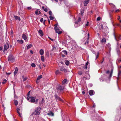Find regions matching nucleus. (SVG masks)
<instances>
[{
  "mask_svg": "<svg viewBox=\"0 0 121 121\" xmlns=\"http://www.w3.org/2000/svg\"><path fill=\"white\" fill-rule=\"evenodd\" d=\"M29 101L31 103L37 104L38 103V99H36V97L30 96V101Z\"/></svg>",
  "mask_w": 121,
  "mask_h": 121,
  "instance_id": "nucleus-1",
  "label": "nucleus"
},
{
  "mask_svg": "<svg viewBox=\"0 0 121 121\" xmlns=\"http://www.w3.org/2000/svg\"><path fill=\"white\" fill-rule=\"evenodd\" d=\"M41 108L40 107L36 108L35 109L34 112L33 113L36 115H39L41 112Z\"/></svg>",
  "mask_w": 121,
  "mask_h": 121,
  "instance_id": "nucleus-2",
  "label": "nucleus"
},
{
  "mask_svg": "<svg viewBox=\"0 0 121 121\" xmlns=\"http://www.w3.org/2000/svg\"><path fill=\"white\" fill-rule=\"evenodd\" d=\"M8 61L9 62H13L14 61L15 59L13 56L10 54L8 57Z\"/></svg>",
  "mask_w": 121,
  "mask_h": 121,
  "instance_id": "nucleus-3",
  "label": "nucleus"
},
{
  "mask_svg": "<svg viewBox=\"0 0 121 121\" xmlns=\"http://www.w3.org/2000/svg\"><path fill=\"white\" fill-rule=\"evenodd\" d=\"M64 88L63 86H60V85H58L56 87V89L58 91H62L64 89Z\"/></svg>",
  "mask_w": 121,
  "mask_h": 121,
  "instance_id": "nucleus-4",
  "label": "nucleus"
},
{
  "mask_svg": "<svg viewBox=\"0 0 121 121\" xmlns=\"http://www.w3.org/2000/svg\"><path fill=\"white\" fill-rule=\"evenodd\" d=\"M9 48V44L7 43L6 44L4 45L3 52H5L7 49Z\"/></svg>",
  "mask_w": 121,
  "mask_h": 121,
  "instance_id": "nucleus-5",
  "label": "nucleus"
},
{
  "mask_svg": "<svg viewBox=\"0 0 121 121\" xmlns=\"http://www.w3.org/2000/svg\"><path fill=\"white\" fill-rule=\"evenodd\" d=\"M54 28L56 33H58L59 34L61 33L62 32L59 30V28L56 27H55Z\"/></svg>",
  "mask_w": 121,
  "mask_h": 121,
  "instance_id": "nucleus-6",
  "label": "nucleus"
},
{
  "mask_svg": "<svg viewBox=\"0 0 121 121\" xmlns=\"http://www.w3.org/2000/svg\"><path fill=\"white\" fill-rule=\"evenodd\" d=\"M22 38L25 40V41H27L28 40H27L28 37L27 36H26L24 34H23L22 35Z\"/></svg>",
  "mask_w": 121,
  "mask_h": 121,
  "instance_id": "nucleus-7",
  "label": "nucleus"
},
{
  "mask_svg": "<svg viewBox=\"0 0 121 121\" xmlns=\"http://www.w3.org/2000/svg\"><path fill=\"white\" fill-rule=\"evenodd\" d=\"M55 97L56 101L57 100L62 101V99L57 95L56 94L55 95Z\"/></svg>",
  "mask_w": 121,
  "mask_h": 121,
  "instance_id": "nucleus-8",
  "label": "nucleus"
},
{
  "mask_svg": "<svg viewBox=\"0 0 121 121\" xmlns=\"http://www.w3.org/2000/svg\"><path fill=\"white\" fill-rule=\"evenodd\" d=\"M89 93L90 95L92 96L94 94L95 92L93 90H91L89 91Z\"/></svg>",
  "mask_w": 121,
  "mask_h": 121,
  "instance_id": "nucleus-9",
  "label": "nucleus"
},
{
  "mask_svg": "<svg viewBox=\"0 0 121 121\" xmlns=\"http://www.w3.org/2000/svg\"><path fill=\"white\" fill-rule=\"evenodd\" d=\"M90 0H87L84 1V6H87V4L88 3Z\"/></svg>",
  "mask_w": 121,
  "mask_h": 121,
  "instance_id": "nucleus-10",
  "label": "nucleus"
},
{
  "mask_svg": "<svg viewBox=\"0 0 121 121\" xmlns=\"http://www.w3.org/2000/svg\"><path fill=\"white\" fill-rule=\"evenodd\" d=\"M14 18L15 20H18L19 21L21 20V19L20 17L17 16H14Z\"/></svg>",
  "mask_w": 121,
  "mask_h": 121,
  "instance_id": "nucleus-11",
  "label": "nucleus"
},
{
  "mask_svg": "<svg viewBox=\"0 0 121 121\" xmlns=\"http://www.w3.org/2000/svg\"><path fill=\"white\" fill-rule=\"evenodd\" d=\"M30 91L27 94V99L28 101H30Z\"/></svg>",
  "mask_w": 121,
  "mask_h": 121,
  "instance_id": "nucleus-12",
  "label": "nucleus"
},
{
  "mask_svg": "<svg viewBox=\"0 0 121 121\" xmlns=\"http://www.w3.org/2000/svg\"><path fill=\"white\" fill-rule=\"evenodd\" d=\"M38 32L40 34V36H43V33L41 30H39L38 31Z\"/></svg>",
  "mask_w": 121,
  "mask_h": 121,
  "instance_id": "nucleus-13",
  "label": "nucleus"
},
{
  "mask_svg": "<svg viewBox=\"0 0 121 121\" xmlns=\"http://www.w3.org/2000/svg\"><path fill=\"white\" fill-rule=\"evenodd\" d=\"M41 13L40 11L37 10H36L35 12V14L37 15H39Z\"/></svg>",
  "mask_w": 121,
  "mask_h": 121,
  "instance_id": "nucleus-14",
  "label": "nucleus"
},
{
  "mask_svg": "<svg viewBox=\"0 0 121 121\" xmlns=\"http://www.w3.org/2000/svg\"><path fill=\"white\" fill-rule=\"evenodd\" d=\"M44 53V50L42 49H41L39 51V53L40 55H43Z\"/></svg>",
  "mask_w": 121,
  "mask_h": 121,
  "instance_id": "nucleus-15",
  "label": "nucleus"
},
{
  "mask_svg": "<svg viewBox=\"0 0 121 121\" xmlns=\"http://www.w3.org/2000/svg\"><path fill=\"white\" fill-rule=\"evenodd\" d=\"M18 71V69L17 67H16L15 68V70L14 71V73L15 75H16Z\"/></svg>",
  "mask_w": 121,
  "mask_h": 121,
  "instance_id": "nucleus-16",
  "label": "nucleus"
},
{
  "mask_svg": "<svg viewBox=\"0 0 121 121\" xmlns=\"http://www.w3.org/2000/svg\"><path fill=\"white\" fill-rule=\"evenodd\" d=\"M121 74V70H120L118 71V77L117 78V80H118L119 79V76H120V74Z\"/></svg>",
  "mask_w": 121,
  "mask_h": 121,
  "instance_id": "nucleus-17",
  "label": "nucleus"
},
{
  "mask_svg": "<svg viewBox=\"0 0 121 121\" xmlns=\"http://www.w3.org/2000/svg\"><path fill=\"white\" fill-rule=\"evenodd\" d=\"M101 42L103 43H105L106 42V39L105 38H103L101 40Z\"/></svg>",
  "mask_w": 121,
  "mask_h": 121,
  "instance_id": "nucleus-18",
  "label": "nucleus"
},
{
  "mask_svg": "<svg viewBox=\"0 0 121 121\" xmlns=\"http://www.w3.org/2000/svg\"><path fill=\"white\" fill-rule=\"evenodd\" d=\"M67 80L66 79H64V80H63L62 82V84L63 85L65 84L67 82Z\"/></svg>",
  "mask_w": 121,
  "mask_h": 121,
  "instance_id": "nucleus-19",
  "label": "nucleus"
},
{
  "mask_svg": "<svg viewBox=\"0 0 121 121\" xmlns=\"http://www.w3.org/2000/svg\"><path fill=\"white\" fill-rule=\"evenodd\" d=\"M48 115L49 116H54V114L53 113L51 112H50L48 113Z\"/></svg>",
  "mask_w": 121,
  "mask_h": 121,
  "instance_id": "nucleus-20",
  "label": "nucleus"
},
{
  "mask_svg": "<svg viewBox=\"0 0 121 121\" xmlns=\"http://www.w3.org/2000/svg\"><path fill=\"white\" fill-rule=\"evenodd\" d=\"M62 53L65 55H67V51L65 50L63 51Z\"/></svg>",
  "mask_w": 121,
  "mask_h": 121,
  "instance_id": "nucleus-21",
  "label": "nucleus"
},
{
  "mask_svg": "<svg viewBox=\"0 0 121 121\" xmlns=\"http://www.w3.org/2000/svg\"><path fill=\"white\" fill-rule=\"evenodd\" d=\"M17 41L18 43L21 44L23 42V41L22 40H18Z\"/></svg>",
  "mask_w": 121,
  "mask_h": 121,
  "instance_id": "nucleus-22",
  "label": "nucleus"
},
{
  "mask_svg": "<svg viewBox=\"0 0 121 121\" xmlns=\"http://www.w3.org/2000/svg\"><path fill=\"white\" fill-rule=\"evenodd\" d=\"M90 76L89 74H88L87 75V76H86V78L85 77H83L84 78H85L86 79H90Z\"/></svg>",
  "mask_w": 121,
  "mask_h": 121,
  "instance_id": "nucleus-23",
  "label": "nucleus"
},
{
  "mask_svg": "<svg viewBox=\"0 0 121 121\" xmlns=\"http://www.w3.org/2000/svg\"><path fill=\"white\" fill-rule=\"evenodd\" d=\"M65 63L66 65H68L69 64V62L68 60H67L65 61Z\"/></svg>",
  "mask_w": 121,
  "mask_h": 121,
  "instance_id": "nucleus-24",
  "label": "nucleus"
},
{
  "mask_svg": "<svg viewBox=\"0 0 121 121\" xmlns=\"http://www.w3.org/2000/svg\"><path fill=\"white\" fill-rule=\"evenodd\" d=\"M32 47V45L31 44H30L28 45L27 46V49H28Z\"/></svg>",
  "mask_w": 121,
  "mask_h": 121,
  "instance_id": "nucleus-25",
  "label": "nucleus"
},
{
  "mask_svg": "<svg viewBox=\"0 0 121 121\" xmlns=\"http://www.w3.org/2000/svg\"><path fill=\"white\" fill-rule=\"evenodd\" d=\"M60 70L62 71H64L65 72L66 71V70L65 69H64L63 67H61L60 69Z\"/></svg>",
  "mask_w": 121,
  "mask_h": 121,
  "instance_id": "nucleus-26",
  "label": "nucleus"
},
{
  "mask_svg": "<svg viewBox=\"0 0 121 121\" xmlns=\"http://www.w3.org/2000/svg\"><path fill=\"white\" fill-rule=\"evenodd\" d=\"M14 103L15 104V105L16 106H17L18 104V101L17 100H15L14 101Z\"/></svg>",
  "mask_w": 121,
  "mask_h": 121,
  "instance_id": "nucleus-27",
  "label": "nucleus"
},
{
  "mask_svg": "<svg viewBox=\"0 0 121 121\" xmlns=\"http://www.w3.org/2000/svg\"><path fill=\"white\" fill-rule=\"evenodd\" d=\"M41 59L42 61H44L45 60L44 57L43 56H42L41 57Z\"/></svg>",
  "mask_w": 121,
  "mask_h": 121,
  "instance_id": "nucleus-28",
  "label": "nucleus"
},
{
  "mask_svg": "<svg viewBox=\"0 0 121 121\" xmlns=\"http://www.w3.org/2000/svg\"><path fill=\"white\" fill-rule=\"evenodd\" d=\"M42 77V75H40L39 76L37 79V80H39Z\"/></svg>",
  "mask_w": 121,
  "mask_h": 121,
  "instance_id": "nucleus-29",
  "label": "nucleus"
},
{
  "mask_svg": "<svg viewBox=\"0 0 121 121\" xmlns=\"http://www.w3.org/2000/svg\"><path fill=\"white\" fill-rule=\"evenodd\" d=\"M10 36L12 37H13V30H11V33L10 34Z\"/></svg>",
  "mask_w": 121,
  "mask_h": 121,
  "instance_id": "nucleus-30",
  "label": "nucleus"
},
{
  "mask_svg": "<svg viewBox=\"0 0 121 121\" xmlns=\"http://www.w3.org/2000/svg\"><path fill=\"white\" fill-rule=\"evenodd\" d=\"M113 69H111V72L110 73V75H109L110 77H112V74L113 73Z\"/></svg>",
  "mask_w": 121,
  "mask_h": 121,
  "instance_id": "nucleus-31",
  "label": "nucleus"
},
{
  "mask_svg": "<svg viewBox=\"0 0 121 121\" xmlns=\"http://www.w3.org/2000/svg\"><path fill=\"white\" fill-rule=\"evenodd\" d=\"M60 72L58 70H57L56 72L55 73L56 74H57L60 73Z\"/></svg>",
  "mask_w": 121,
  "mask_h": 121,
  "instance_id": "nucleus-32",
  "label": "nucleus"
},
{
  "mask_svg": "<svg viewBox=\"0 0 121 121\" xmlns=\"http://www.w3.org/2000/svg\"><path fill=\"white\" fill-rule=\"evenodd\" d=\"M22 78L23 79V82H24L26 81L27 79V78L26 77H25L24 78V76H22Z\"/></svg>",
  "mask_w": 121,
  "mask_h": 121,
  "instance_id": "nucleus-33",
  "label": "nucleus"
},
{
  "mask_svg": "<svg viewBox=\"0 0 121 121\" xmlns=\"http://www.w3.org/2000/svg\"><path fill=\"white\" fill-rule=\"evenodd\" d=\"M117 37L119 40L121 39V35H119L117 36Z\"/></svg>",
  "mask_w": 121,
  "mask_h": 121,
  "instance_id": "nucleus-34",
  "label": "nucleus"
},
{
  "mask_svg": "<svg viewBox=\"0 0 121 121\" xmlns=\"http://www.w3.org/2000/svg\"><path fill=\"white\" fill-rule=\"evenodd\" d=\"M31 66L32 67H35L36 65L34 63H32L31 64Z\"/></svg>",
  "mask_w": 121,
  "mask_h": 121,
  "instance_id": "nucleus-35",
  "label": "nucleus"
},
{
  "mask_svg": "<svg viewBox=\"0 0 121 121\" xmlns=\"http://www.w3.org/2000/svg\"><path fill=\"white\" fill-rule=\"evenodd\" d=\"M45 102V101L44 99L43 98H42V99L41 102V103L42 104L44 103Z\"/></svg>",
  "mask_w": 121,
  "mask_h": 121,
  "instance_id": "nucleus-36",
  "label": "nucleus"
},
{
  "mask_svg": "<svg viewBox=\"0 0 121 121\" xmlns=\"http://www.w3.org/2000/svg\"><path fill=\"white\" fill-rule=\"evenodd\" d=\"M117 54H118V55H119L120 54V50L118 49H117Z\"/></svg>",
  "mask_w": 121,
  "mask_h": 121,
  "instance_id": "nucleus-37",
  "label": "nucleus"
},
{
  "mask_svg": "<svg viewBox=\"0 0 121 121\" xmlns=\"http://www.w3.org/2000/svg\"><path fill=\"white\" fill-rule=\"evenodd\" d=\"M49 18L51 20H52L54 19V17H52L51 15L50 16Z\"/></svg>",
  "mask_w": 121,
  "mask_h": 121,
  "instance_id": "nucleus-38",
  "label": "nucleus"
},
{
  "mask_svg": "<svg viewBox=\"0 0 121 121\" xmlns=\"http://www.w3.org/2000/svg\"><path fill=\"white\" fill-rule=\"evenodd\" d=\"M81 18L80 17H78V22H80L81 21Z\"/></svg>",
  "mask_w": 121,
  "mask_h": 121,
  "instance_id": "nucleus-39",
  "label": "nucleus"
},
{
  "mask_svg": "<svg viewBox=\"0 0 121 121\" xmlns=\"http://www.w3.org/2000/svg\"><path fill=\"white\" fill-rule=\"evenodd\" d=\"M78 73L79 75H81L82 74V72L81 71H79L78 72Z\"/></svg>",
  "mask_w": 121,
  "mask_h": 121,
  "instance_id": "nucleus-40",
  "label": "nucleus"
},
{
  "mask_svg": "<svg viewBox=\"0 0 121 121\" xmlns=\"http://www.w3.org/2000/svg\"><path fill=\"white\" fill-rule=\"evenodd\" d=\"M99 52H98L97 53V55L96 56V59H97L98 57L99 56Z\"/></svg>",
  "mask_w": 121,
  "mask_h": 121,
  "instance_id": "nucleus-41",
  "label": "nucleus"
},
{
  "mask_svg": "<svg viewBox=\"0 0 121 121\" xmlns=\"http://www.w3.org/2000/svg\"><path fill=\"white\" fill-rule=\"evenodd\" d=\"M101 26V29L103 30V25L101 24L100 25Z\"/></svg>",
  "mask_w": 121,
  "mask_h": 121,
  "instance_id": "nucleus-42",
  "label": "nucleus"
},
{
  "mask_svg": "<svg viewBox=\"0 0 121 121\" xmlns=\"http://www.w3.org/2000/svg\"><path fill=\"white\" fill-rule=\"evenodd\" d=\"M81 13L82 15L83 13L84 12L83 9H82L81 10Z\"/></svg>",
  "mask_w": 121,
  "mask_h": 121,
  "instance_id": "nucleus-43",
  "label": "nucleus"
},
{
  "mask_svg": "<svg viewBox=\"0 0 121 121\" xmlns=\"http://www.w3.org/2000/svg\"><path fill=\"white\" fill-rule=\"evenodd\" d=\"M49 14L50 16H51L52 15V12L51 11H49Z\"/></svg>",
  "mask_w": 121,
  "mask_h": 121,
  "instance_id": "nucleus-44",
  "label": "nucleus"
},
{
  "mask_svg": "<svg viewBox=\"0 0 121 121\" xmlns=\"http://www.w3.org/2000/svg\"><path fill=\"white\" fill-rule=\"evenodd\" d=\"M100 17H99L97 18V21H99L100 20Z\"/></svg>",
  "mask_w": 121,
  "mask_h": 121,
  "instance_id": "nucleus-45",
  "label": "nucleus"
},
{
  "mask_svg": "<svg viewBox=\"0 0 121 121\" xmlns=\"http://www.w3.org/2000/svg\"><path fill=\"white\" fill-rule=\"evenodd\" d=\"M17 113L19 114V116L21 117H22V116L21 114L19 112H18Z\"/></svg>",
  "mask_w": 121,
  "mask_h": 121,
  "instance_id": "nucleus-46",
  "label": "nucleus"
},
{
  "mask_svg": "<svg viewBox=\"0 0 121 121\" xmlns=\"http://www.w3.org/2000/svg\"><path fill=\"white\" fill-rule=\"evenodd\" d=\"M89 22H87V23H86L85 25V26H88V23Z\"/></svg>",
  "mask_w": 121,
  "mask_h": 121,
  "instance_id": "nucleus-47",
  "label": "nucleus"
},
{
  "mask_svg": "<svg viewBox=\"0 0 121 121\" xmlns=\"http://www.w3.org/2000/svg\"><path fill=\"white\" fill-rule=\"evenodd\" d=\"M28 9L30 10L31 9V7H28L27 8Z\"/></svg>",
  "mask_w": 121,
  "mask_h": 121,
  "instance_id": "nucleus-48",
  "label": "nucleus"
},
{
  "mask_svg": "<svg viewBox=\"0 0 121 121\" xmlns=\"http://www.w3.org/2000/svg\"><path fill=\"white\" fill-rule=\"evenodd\" d=\"M20 109H19V108H17V113H18V112H19V111L20 110Z\"/></svg>",
  "mask_w": 121,
  "mask_h": 121,
  "instance_id": "nucleus-49",
  "label": "nucleus"
},
{
  "mask_svg": "<svg viewBox=\"0 0 121 121\" xmlns=\"http://www.w3.org/2000/svg\"><path fill=\"white\" fill-rule=\"evenodd\" d=\"M109 5H111V6H114V5H113V4H112L111 3H109Z\"/></svg>",
  "mask_w": 121,
  "mask_h": 121,
  "instance_id": "nucleus-50",
  "label": "nucleus"
},
{
  "mask_svg": "<svg viewBox=\"0 0 121 121\" xmlns=\"http://www.w3.org/2000/svg\"><path fill=\"white\" fill-rule=\"evenodd\" d=\"M43 21V18H42L40 20V21L41 22H42Z\"/></svg>",
  "mask_w": 121,
  "mask_h": 121,
  "instance_id": "nucleus-51",
  "label": "nucleus"
},
{
  "mask_svg": "<svg viewBox=\"0 0 121 121\" xmlns=\"http://www.w3.org/2000/svg\"><path fill=\"white\" fill-rule=\"evenodd\" d=\"M89 86L90 87H91L92 86V84L90 83L89 84Z\"/></svg>",
  "mask_w": 121,
  "mask_h": 121,
  "instance_id": "nucleus-52",
  "label": "nucleus"
},
{
  "mask_svg": "<svg viewBox=\"0 0 121 121\" xmlns=\"http://www.w3.org/2000/svg\"><path fill=\"white\" fill-rule=\"evenodd\" d=\"M44 11H45V12H47L48 11V9L47 8H45L44 9Z\"/></svg>",
  "mask_w": 121,
  "mask_h": 121,
  "instance_id": "nucleus-53",
  "label": "nucleus"
},
{
  "mask_svg": "<svg viewBox=\"0 0 121 121\" xmlns=\"http://www.w3.org/2000/svg\"><path fill=\"white\" fill-rule=\"evenodd\" d=\"M11 74V73H6V74L7 75H9Z\"/></svg>",
  "mask_w": 121,
  "mask_h": 121,
  "instance_id": "nucleus-54",
  "label": "nucleus"
},
{
  "mask_svg": "<svg viewBox=\"0 0 121 121\" xmlns=\"http://www.w3.org/2000/svg\"><path fill=\"white\" fill-rule=\"evenodd\" d=\"M61 55H62V56L63 57H64L65 56V55L64 54H63L62 53V54H61Z\"/></svg>",
  "mask_w": 121,
  "mask_h": 121,
  "instance_id": "nucleus-55",
  "label": "nucleus"
},
{
  "mask_svg": "<svg viewBox=\"0 0 121 121\" xmlns=\"http://www.w3.org/2000/svg\"><path fill=\"white\" fill-rule=\"evenodd\" d=\"M48 38H49V39L50 40H52V41H53L54 40L53 39H51V38H50V37H48Z\"/></svg>",
  "mask_w": 121,
  "mask_h": 121,
  "instance_id": "nucleus-56",
  "label": "nucleus"
},
{
  "mask_svg": "<svg viewBox=\"0 0 121 121\" xmlns=\"http://www.w3.org/2000/svg\"><path fill=\"white\" fill-rule=\"evenodd\" d=\"M89 64V62L87 61L86 64V66H87Z\"/></svg>",
  "mask_w": 121,
  "mask_h": 121,
  "instance_id": "nucleus-57",
  "label": "nucleus"
},
{
  "mask_svg": "<svg viewBox=\"0 0 121 121\" xmlns=\"http://www.w3.org/2000/svg\"><path fill=\"white\" fill-rule=\"evenodd\" d=\"M6 82H4V81H3V82H2V84H5V83Z\"/></svg>",
  "mask_w": 121,
  "mask_h": 121,
  "instance_id": "nucleus-58",
  "label": "nucleus"
},
{
  "mask_svg": "<svg viewBox=\"0 0 121 121\" xmlns=\"http://www.w3.org/2000/svg\"><path fill=\"white\" fill-rule=\"evenodd\" d=\"M30 52L32 54H33V52L32 50H30Z\"/></svg>",
  "mask_w": 121,
  "mask_h": 121,
  "instance_id": "nucleus-59",
  "label": "nucleus"
},
{
  "mask_svg": "<svg viewBox=\"0 0 121 121\" xmlns=\"http://www.w3.org/2000/svg\"><path fill=\"white\" fill-rule=\"evenodd\" d=\"M39 80H37H37L36 81V82L37 84H38L39 83Z\"/></svg>",
  "mask_w": 121,
  "mask_h": 121,
  "instance_id": "nucleus-60",
  "label": "nucleus"
},
{
  "mask_svg": "<svg viewBox=\"0 0 121 121\" xmlns=\"http://www.w3.org/2000/svg\"><path fill=\"white\" fill-rule=\"evenodd\" d=\"M88 37L87 39H88V40H89V33H88Z\"/></svg>",
  "mask_w": 121,
  "mask_h": 121,
  "instance_id": "nucleus-61",
  "label": "nucleus"
},
{
  "mask_svg": "<svg viewBox=\"0 0 121 121\" xmlns=\"http://www.w3.org/2000/svg\"><path fill=\"white\" fill-rule=\"evenodd\" d=\"M58 25V24H55V26L56 27L57 26V25Z\"/></svg>",
  "mask_w": 121,
  "mask_h": 121,
  "instance_id": "nucleus-62",
  "label": "nucleus"
},
{
  "mask_svg": "<svg viewBox=\"0 0 121 121\" xmlns=\"http://www.w3.org/2000/svg\"><path fill=\"white\" fill-rule=\"evenodd\" d=\"M88 40H88V39H87V40H86V43L87 44L88 43H89Z\"/></svg>",
  "mask_w": 121,
  "mask_h": 121,
  "instance_id": "nucleus-63",
  "label": "nucleus"
},
{
  "mask_svg": "<svg viewBox=\"0 0 121 121\" xmlns=\"http://www.w3.org/2000/svg\"><path fill=\"white\" fill-rule=\"evenodd\" d=\"M2 50V48L1 47H0V50L1 51Z\"/></svg>",
  "mask_w": 121,
  "mask_h": 121,
  "instance_id": "nucleus-64",
  "label": "nucleus"
}]
</instances>
